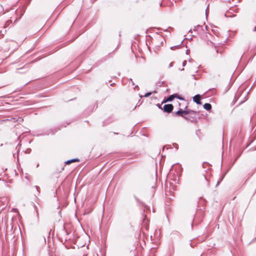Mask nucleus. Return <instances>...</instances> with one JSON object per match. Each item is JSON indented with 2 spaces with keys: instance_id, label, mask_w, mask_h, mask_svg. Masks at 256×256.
<instances>
[{
  "instance_id": "nucleus-18",
  "label": "nucleus",
  "mask_w": 256,
  "mask_h": 256,
  "mask_svg": "<svg viewBox=\"0 0 256 256\" xmlns=\"http://www.w3.org/2000/svg\"><path fill=\"white\" fill-rule=\"evenodd\" d=\"M146 215H144V222H144V221H145V220H146Z\"/></svg>"
},
{
  "instance_id": "nucleus-13",
  "label": "nucleus",
  "mask_w": 256,
  "mask_h": 256,
  "mask_svg": "<svg viewBox=\"0 0 256 256\" xmlns=\"http://www.w3.org/2000/svg\"><path fill=\"white\" fill-rule=\"evenodd\" d=\"M130 82H131L132 86H134V82L132 78L130 79Z\"/></svg>"
},
{
  "instance_id": "nucleus-1",
  "label": "nucleus",
  "mask_w": 256,
  "mask_h": 256,
  "mask_svg": "<svg viewBox=\"0 0 256 256\" xmlns=\"http://www.w3.org/2000/svg\"><path fill=\"white\" fill-rule=\"evenodd\" d=\"M188 112H189L188 116H184V119L190 120L192 122H196L198 118V112L190 109L188 110Z\"/></svg>"
},
{
  "instance_id": "nucleus-17",
  "label": "nucleus",
  "mask_w": 256,
  "mask_h": 256,
  "mask_svg": "<svg viewBox=\"0 0 256 256\" xmlns=\"http://www.w3.org/2000/svg\"><path fill=\"white\" fill-rule=\"evenodd\" d=\"M172 66V62H170V65H169V68H170V67Z\"/></svg>"
},
{
  "instance_id": "nucleus-9",
  "label": "nucleus",
  "mask_w": 256,
  "mask_h": 256,
  "mask_svg": "<svg viewBox=\"0 0 256 256\" xmlns=\"http://www.w3.org/2000/svg\"><path fill=\"white\" fill-rule=\"evenodd\" d=\"M174 98H176V94L170 95L167 98L166 102H171L174 100Z\"/></svg>"
},
{
  "instance_id": "nucleus-19",
  "label": "nucleus",
  "mask_w": 256,
  "mask_h": 256,
  "mask_svg": "<svg viewBox=\"0 0 256 256\" xmlns=\"http://www.w3.org/2000/svg\"><path fill=\"white\" fill-rule=\"evenodd\" d=\"M36 189L39 192L38 189L39 188V187H38V186H35Z\"/></svg>"
},
{
  "instance_id": "nucleus-5",
  "label": "nucleus",
  "mask_w": 256,
  "mask_h": 256,
  "mask_svg": "<svg viewBox=\"0 0 256 256\" xmlns=\"http://www.w3.org/2000/svg\"><path fill=\"white\" fill-rule=\"evenodd\" d=\"M194 31L197 32L198 33H200L202 31H204L203 26L200 25L195 26L194 28Z\"/></svg>"
},
{
  "instance_id": "nucleus-3",
  "label": "nucleus",
  "mask_w": 256,
  "mask_h": 256,
  "mask_svg": "<svg viewBox=\"0 0 256 256\" xmlns=\"http://www.w3.org/2000/svg\"><path fill=\"white\" fill-rule=\"evenodd\" d=\"M174 106L172 104H164V112L170 113L173 110Z\"/></svg>"
},
{
  "instance_id": "nucleus-11",
  "label": "nucleus",
  "mask_w": 256,
  "mask_h": 256,
  "mask_svg": "<svg viewBox=\"0 0 256 256\" xmlns=\"http://www.w3.org/2000/svg\"><path fill=\"white\" fill-rule=\"evenodd\" d=\"M152 92H148L146 93L144 96H141V95H140V98H142V96H144V97H148L149 96H150L152 94Z\"/></svg>"
},
{
  "instance_id": "nucleus-2",
  "label": "nucleus",
  "mask_w": 256,
  "mask_h": 256,
  "mask_svg": "<svg viewBox=\"0 0 256 256\" xmlns=\"http://www.w3.org/2000/svg\"><path fill=\"white\" fill-rule=\"evenodd\" d=\"M188 112H188V110H183L182 109L180 108L176 112V114L184 118V116H186V115L188 114Z\"/></svg>"
},
{
  "instance_id": "nucleus-6",
  "label": "nucleus",
  "mask_w": 256,
  "mask_h": 256,
  "mask_svg": "<svg viewBox=\"0 0 256 256\" xmlns=\"http://www.w3.org/2000/svg\"><path fill=\"white\" fill-rule=\"evenodd\" d=\"M136 200L139 202L140 204L144 207V212L146 210H150V208L147 206H146L138 198H136Z\"/></svg>"
},
{
  "instance_id": "nucleus-14",
  "label": "nucleus",
  "mask_w": 256,
  "mask_h": 256,
  "mask_svg": "<svg viewBox=\"0 0 256 256\" xmlns=\"http://www.w3.org/2000/svg\"><path fill=\"white\" fill-rule=\"evenodd\" d=\"M176 97L177 98H178L180 99V100H184V99L182 98H181L180 96H177L176 94Z\"/></svg>"
},
{
  "instance_id": "nucleus-20",
  "label": "nucleus",
  "mask_w": 256,
  "mask_h": 256,
  "mask_svg": "<svg viewBox=\"0 0 256 256\" xmlns=\"http://www.w3.org/2000/svg\"><path fill=\"white\" fill-rule=\"evenodd\" d=\"M158 106V107L160 108H162L160 106V104H158L157 105Z\"/></svg>"
},
{
  "instance_id": "nucleus-16",
  "label": "nucleus",
  "mask_w": 256,
  "mask_h": 256,
  "mask_svg": "<svg viewBox=\"0 0 256 256\" xmlns=\"http://www.w3.org/2000/svg\"><path fill=\"white\" fill-rule=\"evenodd\" d=\"M62 231H64V232H66H66L65 231V228L64 226H63Z\"/></svg>"
},
{
  "instance_id": "nucleus-22",
  "label": "nucleus",
  "mask_w": 256,
  "mask_h": 256,
  "mask_svg": "<svg viewBox=\"0 0 256 256\" xmlns=\"http://www.w3.org/2000/svg\"><path fill=\"white\" fill-rule=\"evenodd\" d=\"M255 239H256V238H255Z\"/></svg>"
},
{
  "instance_id": "nucleus-4",
  "label": "nucleus",
  "mask_w": 256,
  "mask_h": 256,
  "mask_svg": "<svg viewBox=\"0 0 256 256\" xmlns=\"http://www.w3.org/2000/svg\"><path fill=\"white\" fill-rule=\"evenodd\" d=\"M193 101L195 102L198 104H200V94H196L192 98Z\"/></svg>"
},
{
  "instance_id": "nucleus-7",
  "label": "nucleus",
  "mask_w": 256,
  "mask_h": 256,
  "mask_svg": "<svg viewBox=\"0 0 256 256\" xmlns=\"http://www.w3.org/2000/svg\"><path fill=\"white\" fill-rule=\"evenodd\" d=\"M204 108L207 110H210L212 109V105L209 103H206L204 105Z\"/></svg>"
},
{
  "instance_id": "nucleus-12",
  "label": "nucleus",
  "mask_w": 256,
  "mask_h": 256,
  "mask_svg": "<svg viewBox=\"0 0 256 256\" xmlns=\"http://www.w3.org/2000/svg\"><path fill=\"white\" fill-rule=\"evenodd\" d=\"M222 178H220V179L218 181V182H217V184H216V186H218V185L220 183V182H221L222 181Z\"/></svg>"
},
{
  "instance_id": "nucleus-10",
  "label": "nucleus",
  "mask_w": 256,
  "mask_h": 256,
  "mask_svg": "<svg viewBox=\"0 0 256 256\" xmlns=\"http://www.w3.org/2000/svg\"><path fill=\"white\" fill-rule=\"evenodd\" d=\"M230 12H227L225 14H224V16L226 18H232V17H234V16L236 15L235 14H233V15H230Z\"/></svg>"
},
{
  "instance_id": "nucleus-8",
  "label": "nucleus",
  "mask_w": 256,
  "mask_h": 256,
  "mask_svg": "<svg viewBox=\"0 0 256 256\" xmlns=\"http://www.w3.org/2000/svg\"><path fill=\"white\" fill-rule=\"evenodd\" d=\"M80 162V160L78 158H74L70 160H68L66 162V164H69L74 162Z\"/></svg>"
},
{
  "instance_id": "nucleus-15",
  "label": "nucleus",
  "mask_w": 256,
  "mask_h": 256,
  "mask_svg": "<svg viewBox=\"0 0 256 256\" xmlns=\"http://www.w3.org/2000/svg\"><path fill=\"white\" fill-rule=\"evenodd\" d=\"M186 64V60H184L182 62V65L183 66H185V65Z\"/></svg>"
},
{
  "instance_id": "nucleus-21",
  "label": "nucleus",
  "mask_w": 256,
  "mask_h": 256,
  "mask_svg": "<svg viewBox=\"0 0 256 256\" xmlns=\"http://www.w3.org/2000/svg\"><path fill=\"white\" fill-rule=\"evenodd\" d=\"M174 47H175V46H172V47H171V48H171L172 50H173V48H174Z\"/></svg>"
}]
</instances>
